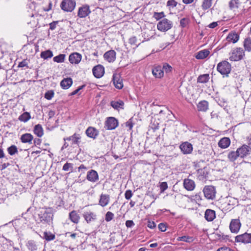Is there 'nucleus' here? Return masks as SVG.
Here are the masks:
<instances>
[{
  "instance_id": "obj_49",
  "label": "nucleus",
  "mask_w": 251,
  "mask_h": 251,
  "mask_svg": "<svg viewBox=\"0 0 251 251\" xmlns=\"http://www.w3.org/2000/svg\"><path fill=\"white\" fill-rule=\"evenodd\" d=\"M177 2L175 0H169L167 2V6L169 8H174L177 5Z\"/></svg>"
},
{
  "instance_id": "obj_13",
  "label": "nucleus",
  "mask_w": 251,
  "mask_h": 251,
  "mask_svg": "<svg viewBox=\"0 0 251 251\" xmlns=\"http://www.w3.org/2000/svg\"><path fill=\"white\" fill-rule=\"evenodd\" d=\"M82 216L88 224L95 221L97 219V217L95 213L91 211L84 212Z\"/></svg>"
},
{
  "instance_id": "obj_2",
  "label": "nucleus",
  "mask_w": 251,
  "mask_h": 251,
  "mask_svg": "<svg viewBox=\"0 0 251 251\" xmlns=\"http://www.w3.org/2000/svg\"><path fill=\"white\" fill-rule=\"evenodd\" d=\"M245 56V52L241 48H236L232 50L229 59L231 61H238L242 60Z\"/></svg>"
},
{
  "instance_id": "obj_46",
  "label": "nucleus",
  "mask_w": 251,
  "mask_h": 251,
  "mask_svg": "<svg viewBox=\"0 0 251 251\" xmlns=\"http://www.w3.org/2000/svg\"><path fill=\"white\" fill-rule=\"evenodd\" d=\"M73 169V164L67 162L63 166L62 170L64 171H71L72 172Z\"/></svg>"
},
{
  "instance_id": "obj_48",
  "label": "nucleus",
  "mask_w": 251,
  "mask_h": 251,
  "mask_svg": "<svg viewBox=\"0 0 251 251\" xmlns=\"http://www.w3.org/2000/svg\"><path fill=\"white\" fill-rule=\"evenodd\" d=\"M165 17V14L163 12H154L153 13V17L156 20H159L161 18Z\"/></svg>"
},
{
  "instance_id": "obj_36",
  "label": "nucleus",
  "mask_w": 251,
  "mask_h": 251,
  "mask_svg": "<svg viewBox=\"0 0 251 251\" xmlns=\"http://www.w3.org/2000/svg\"><path fill=\"white\" fill-rule=\"evenodd\" d=\"M177 240L178 241H183L186 243H192L194 240V238L193 236H182L181 237H179Z\"/></svg>"
},
{
  "instance_id": "obj_3",
  "label": "nucleus",
  "mask_w": 251,
  "mask_h": 251,
  "mask_svg": "<svg viewBox=\"0 0 251 251\" xmlns=\"http://www.w3.org/2000/svg\"><path fill=\"white\" fill-rule=\"evenodd\" d=\"M217 69L221 74L227 76L231 71V65L227 61H223L218 64Z\"/></svg>"
},
{
  "instance_id": "obj_35",
  "label": "nucleus",
  "mask_w": 251,
  "mask_h": 251,
  "mask_svg": "<svg viewBox=\"0 0 251 251\" xmlns=\"http://www.w3.org/2000/svg\"><path fill=\"white\" fill-rule=\"evenodd\" d=\"M209 79V74H203L200 75L197 78V82L198 83H205L207 82Z\"/></svg>"
},
{
  "instance_id": "obj_55",
  "label": "nucleus",
  "mask_w": 251,
  "mask_h": 251,
  "mask_svg": "<svg viewBox=\"0 0 251 251\" xmlns=\"http://www.w3.org/2000/svg\"><path fill=\"white\" fill-rule=\"evenodd\" d=\"M85 85H83L78 87L77 89L72 92L69 94V96H73L76 94H77L81 90H82L84 87H85Z\"/></svg>"
},
{
  "instance_id": "obj_20",
  "label": "nucleus",
  "mask_w": 251,
  "mask_h": 251,
  "mask_svg": "<svg viewBox=\"0 0 251 251\" xmlns=\"http://www.w3.org/2000/svg\"><path fill=\"white\" fill-rule=\"evenodd\" d=\"M183 186L188 191H193L195 188L196 184L193 180L186 178L183 181Z\"/></svg>"
},
{
  "instance_id": "obj_18",
  "label": "nucleus",
  "mask_w": 251,
  "mask_h": 251,
  "mask_svg": "<svg viewBox=\"0 0 251 251\" xmlns=\"http://www.w3.org/2000/svg\"><path fill=\"white\" fill-rule=\"evenodd\" d=\"M86 178L90 182H96L99 180V175L95 170H91L87 172Z\"/></svg>"
},
{
  "instance_id": "obj_38",
  "label": "nucleus",
  "mask_w": 251,
  "mask_h": 251,
  "mask_svg": "<svg viewBox=\"0 0 251 251\" xmlns=\"http://www.w3.org/2000/svg\"><path fill=\"white\" fill-rule=\"evenodd\" d=\"M40 56L44 59H47L48 58H50L53 56V53L50 50H47L41 52Z\"/></svg>"
},
{
  "instance_id": "obj_33",
  "label": "nucleus",
  "mask_w": 251,
  "mask_h": 251,
  "mask_svg": "<svg viewBox=\"0 0 251 251\" xmlns=\"http://www.w3.org/2000/svg\"><path fill=\"white\" fill-rule=\"evenodd\" d=\"M209 53L210 52L208 50H203L198 52L195 57L197 59H203L206 58Z\"/></svg>"
},
{
  "instance_id": "obj_26",
  "label": "nucleus",
  "mask_w": 251,
  "mask_h": 251,
  "mask_svg": "<svg viewBox=\"0 0 251 251\" xmlns=\"http://www.w3.org/2000/svg\"><path fill=\"white\" fill-rule=\"evenodd\" d=\"M69 219L70 220L75 224H77L79 222L80 216L77 214L76 211L73 210L69 213Z\"/></svg>"
},
{
  "instance_id": "obj_37",
  "label": "nucleus",
  "mask_w": 251,
  "mask_h": 251,
  "mask_svg": "<svg viewBox=\"0 0 251 251\" xmlns=\"http://www.w3.org/2000/svg\"><path fill=\"white\" fill-rule=\"evenodd\" d=\"M239 3V0H231L229 2V7L230 10H235L238 8Z\"/></svg>"
},
{
  "instance_id": "obj_54",
  "label": "nucleus",
  "mask_w": 251,
  "mask_h": 251,
  "mask_svg": "<svg viewBox=\"0 0 251 251\" xmlns=\"http://www.w3.org/2000/svg\"><path fill=\"white\" fill-rule=\"evenodd\" d=\"M133 193L130 190H127L126 191L125 194V198L126 200H129L132 196Z\"/></svg>"
},
{
  "instance_id": "obj_30",
  "label": "nucleus",
  "mask_w": 251,
  "mask_h": 251,
  "mask_svg": "<svg viewBox=\"0 0 251 251\" xmlns=\"http://www.w3.org/2000/svg\"><path fill=\"white\" fill-rule=\"evenodd\" d=\"M111 106L116 110L124 109V102L123 100H119L118 101H112L110 103Z\"/></svg>"
},
{
  "instance_id": "obj_25",
  "label": "nucleus",
  "mask_w": 251,
  "mask_h": 251,
  "mask_svg": "<svg viewBox=\"0 0 251 251\" xmlns=\"http://www.w3.org/2000/svg\"><path fill=\"white\" fill-rule=\"evenodd\" d=\"M33 139V136L30 133H25L23 134L20 138V140L22 143H28L31 144Z\"/></svg>"
},
{
  "instance_id": "obj_15",
  "label": "nucleus",
  "mask_w": 251,
  "mask_h": 251,
  "mask_svg": "<svg viewBox=\"0 0 251 251\" xmlns=\"http://www.w3.org/2000/svg\"><path fill=\"white\" fill-rule=\"evenodd\" d=\"M103 57L108 62H113L116 58V52L112 50H108L104 53Z\"/></svg>"
},
{
  "instance_id": "obj_40",
  "label": "nucleus",
  "mask_w": 251,
  "mask_h": 251,
  "mask_svg": "<svg viewBox=\"0 0 251 251\" xmlns=\"http://www.w3.org/2000/svg\"><path fill=\"white\" fill-rule=\"evenodd\" d=\"M31 118L30 115L29 113L27 112H24L22 115H21L18 119L22 122H26L28 121Z\"/></svg>"
},
{
  "instance_id": "obj_61",
  "label": "nucleus",
  "mask_w": 251,
  "mask_h": 251,
  "mask_svg": "<svg viewBox=\"0 0 251 251\" xmlns=\"http://www.w3.org/2000/svg\"><path fill=\"white\" fill-rule=\"evenodd\" d=\"M58 21H53V22L50 24V28L51 30H54L56 26V25L58 24Z\"/></svg>"
},
{
  "instance_id": "obj_63",
  "label": "nucleus",
  "mask_w": 251,
  "mask_h": 251,
  "mask_svg": "<svg viewBox=\"0 0 251 251\" xmlns=\"http://www.w3.org/2000/svg\"><path fill=\"white\" fill-rule=\"evenodd\" d=\"M229 237H230L229 235L223 234L221 236L220 239L222 240H225V241H230V240L229 239Z\"/></svg>"
},
{
  "instance_id": "obj_58",
  "label": "nucleus",
  "mask_w": 251,
  "mask_h": 251,
  "mask_svg": "<svg viewBox=\"0 0 251 251\" xmlns=\"http://www.w3.org/2000/svg\"><path fill=\"white\" fill-rule=\"evenodd\" d=\"M18 67L23 68L24 67H26L28 68V63L26 60H23L22 61L20 62L18 66Z\"/></svg>"
},
{
  "instance_id": "obj_6",
  "label": "nucleus",
  "mask_w": 251,
  "mask_h": 251,
  "mask_svg": "<svg viewBox=\"0 0 251 251\" xmlns=\"http://www.w3.org/2000/svg\"><path fill=\"white\" fill-rule=\"evenodd\" d=\"M75 0H63L60 4L61 9L66 12H72L75 7Z\"/></svg>"
},
{
  "instance_id": "obj_44",
  "label": "nucleus",
  "mask_w": 251,
  "mask_h": 251,
  "mask_svg": "<svg viewBox=\"0 0 251 251\" xmlns=\"http://www.w3.org/2000/svg\"><path fill=\"white\" fill-rule=\"evenodd\" d=\"M43 238L48 241L53 240L55 239V235L49 232H44L43 234Z\"/></svg>"
},
{
  "instance_id": "obj_28",
  "label": "nucleus",
  "mask_w": 251,
  "mask_h": 251,
  "mask_svg": "<svg viewBox=\"0 0 251 251\" xmlns=\"http://www.w3.org/2000/svg\"><path fill=\"white\" fill-rule=\"evenodd\" d=\"M198 111L206 112L208 109V102L206 100H201L197 105Z\"/></svg>"
},
{
  "instance_id": "obj_41",
  "label": "nucleus",
  "mask_w": 251,
  "mask_h": 251,
  "mask_svg": "<svg viewBox=\"0 0 251 251\" xmlns=\"http://www.w3.org/2000/svg\"><path fill=\"white\" fill-rule=\"evenodd\" d=\"M26 246L30 251H35L37 250V246L35 242L33 240L29 241L26 244Z\"/></svg>"
},
{
  "instance_id": "obj_7",
  "label": "nucleus",
  "mask_w": 251,
  "mask_h": 251,
  "mask_svg": "<svg viewBox=\"0 0 251 251\" xmlns=\"http://www.w3.org/2000/svg\"><path fill=\"white\" fill-rule=\"evenodd\" d=\"M235 242L244 244H249L251 243V233L245 232L243 234L238 235L235 237Z\"/></svg>"
},
{
  "instance_id": "obj_22",
  "label": "nucleus",
  "mask_w": 251,
  "mask_h": 251,
  "mask_svg": "<svg viewBox=\"0 0 251 251\" xmlns=\"http://www.w3.org/2000/svg\"><path fill=\"white\" fill-rule=\"evenodd\" d=\"M204 217L207 221H212L216 217L215 211L209 209H207L205 212Z\"/></svg>"
},
{
  "instance_id": "obj_34",
  "label": "nucleus",
  "mask_w": 251,
  "mask_h": 251,
  "mask_svg": "<svg viewBox=\"0 0 251 251\" xmlns=\"http://www.w3.org/2000/svg\"><path fill=\"white\" fill-rule=\"evenodd\" d=\"M239 157V154L237 153V151H230L229 152L227 157L230 161L234 162L235 161L237 157Z\"/></svg>"
},
{
  "instance_id": "obj_42",
  "label": "nucleus",
  "mask_w": 251,
  "mask_h": 251,
  "mask_svg": "<svg viewBox=\"0 0 251 251\" xmlns=\"http://www.w3.org/2000/svg\"><path fill=\"white\" fill-rule=\"evenodd\" d=\"M212 0H203L201 7L203 10L210 8L212 5Z\"/></svg>"
},
{
  "instance_id": "obj_56",
  "label": "nucleus",
  "mask_w": 251,
  "mask_h": 251,
  "mask_svg": "<svg viewBox=\"0 0 251 251\" xmlns=\"http://www.w3.org/2000/svg\"><path fill=\"white\" fill-rule=\"evenodd\" d=\"M158 229L161 231L164 232L166 230L167 226L166 224L164 223H160L158 226Z\"/></svg>"
},
{
  "instance_id": "obj_9",
  "label": "nucleus",
  "mask_w": 251,
  "mask_h": 251,
  "mask_svg": "<svg viewBox=\"0 0 251 251\" xmlns=\"http://www.w3.org/2000/svg\"><path fill=\"white\" fill-rule=\"evenodd\" d=\"M237 153L239 154V157L244 158L247 155L250 154L251 152V148L250 146L243 145L237 149Z\"/></svg>"
},
{
  "instance_id": "obj_64",
  "label": "nucleus",
  "mask_w": 251,
  "mask_h": 251,
  "mask_svg": "<svg viewBox=\"0 0 251 251\" xmlns=\"http://www.w3.org/2000/svg\"><path fill=\"white\" fill-rule=\"evenodd\" d=\"M217 251H234L228 247H222L218 249Z\"/></svg>"
},
{
  "instance_id": "obj_16",
  "label": "nucleus",
  "mask_w": 251,
  "mask_h": 251,
  "mask_svg": "<svg viewBox=\"0 0 251 251\" xmlns=\"http://www.w3.org/2000/svg\"><path fill=\"white\" fill-rule=\"evenodd\" d=\"M92 71L94 75L97 78L102 77L104 73V68L101 65L95 66Z\"/></svg>"
},
{
  "instance_id": "obj_17",
  "label": "nucleus",
  "mask_w": 251,
  "mask_h": 251,
  "mask_svg": "<svg viewBox=\"0 0 251 251\" xmlns=\"http://www.w3.org/2000/svg\"><path fill=\"white\" fill-rule=\"evenodd\" d=\"M179 148L184 154L191 153L193 151L192 145L187 142L182 143L180 145Z\"/></svg>"
},
{
  "instance_id": "obj_59",
  "label": "nucleus",
  "mask_w": 251,
  "mask_h": 251,
  "mask_svg": "<svg viewBox=\"0 0 251 251\" xmlns=\"http://www.w3.org/2000/svg\"><path fill=\"white\" fill-rule=\"evenodd\" d=\"M134 225L133 221L132 220H127L126 222V226L127 227H132Z\"/></svg>"
},
{
  "instance_id": "obj_52",
  "label": "nucleus",
  "mask_w": 251,
  "mask_h": 251,
  "mask_svg": "<svg viewBox=\"0 0 251 251\" xmlns=\"http://www.w3.org/2000/svg\"><path fill=\"white\" fill-rule=\"evenodd\" d=\"M189 20L188 18H182L180 21V25L182 27H185L189 23Z\"/></svg>"
},
{
  "instance_id": "obj_27",
  "label": "nucleus",
  "mask_w": 251,
  "mask_h": 251,
  "mask_svg": "<svg viewBox=\"0 0 251 251\" xmlns=\"http://www.w3.org/2000/svg\"><path fill=\"white\" fill-rule=\"evenodd\" d=\"M230 144V140L228 137L222 138L218 143L219 147L222 149H226L229 147Z\"/></svg>"
},
{
  "instance_id": "obj_50",
  "label": "nucleus",
  "mask_w": 251,
  "mask_h": 251,
  "mask_svg": "<svg viewBox=\"0 0 251 251\" xmlns=\"http://www.w3.org/2000/svg\"><path fill=\"white\" fill-rule=\"evenodd\" d=\"M114 218V214L111 212L108 211L105 214V219L106 222L111 221Z\"/></svg>"
},
{
  "instance_id": "obj_24",
  "label": "nucleus",
  "mask_w": 251,
  "mask_h": 251,
  "mask_svg": "<svg viewBox=\"0 0 251 251\" xmlns=\"http://www.w3.org/2000/svg\"><path fill=\"white\" fill-rule=\"evenodd\" d=\"M152 73L156 78H160L164 75L163 71L160 66L154 67L152 70Z\"/></svg>"
},
{
  "instance_id": "obj_60",
  "label": "nucleus",
  "mask_w": 251,
  "mask_h": 251,
  "mask_svg": "<svg viewBox=\"0 0 251 251\" xmlns=\"http://www.w3.org/2000/svg\"><path fill=\"white\" fill-rule=\"evenodd\" d=\"M137 38L135 36L131 37L129 39V43L131 45H136Z\"/></svg>"
},
{
  "instance_id": "obj_21",
  "label": "nucleus",
  "mask_w": 251,
  "mask_h": 251,
  "mask_svg": "<svg viewBox=\"0 0 251 251\" xmlns=\"http://www.w3.org/2000/svg\"><path fill=\"white\" fill-rule=\"evenodd\" d=\"M73 84V80L71 77L64 78L60 82V86L63 89H69Z\"/></svg>"
},
{
  "instance_id": "obj_5",
  "label": "nucleus",
  "mask_w": 251,
  "mask_h": 251,
  "mask_svg": "<svg viewBox=\"0 0 251 251\" xmlns=\"http://www.w3.org/2000/svg\"><path fill=\"white\" fill-rule=\"evenodd\" d=\"M205 198L208 200H214L215 198L216 191L215 187L212 185H206L203 189Z\"/></svg>"
},
{
  "instance_id": "obj_23",
  "label": "nucleus",
  "mask_w": 251,
  "mask_h": 251,
  "mask_svg": "<svg viewBox=\"0 0 251 251\" xmlns=\"http://www.w3.org/2000/svg\"><path fill=\"white\" fill-rule=\"evenodd\" d=\"M110 201V196L108 195L101 194L99 200V204L102 207L106 206Z\"/></svg>"
},
{
  "instance_id": "obj_12",
  "label": "nucleus",
  "mask_w": 251,
  "mask_h": 251,
  "mask_svg": "<svg viewBox=\"0 0 251 251\" xmlns=\"http://www.w3.org/2000/svg\"><path fill=\"white\" fill-rule=\"evenodd\" d=\"M112 81L114 86L116 88L121 89L123 87V79L119 74H114L112 77Z\"/></svg>"
},
{
  "instance_id": "obj_8",
  "label": "nucleus",
  "mask_w": 251,
  "mask_h": 251,
  "mask_svg": "<svg viewBox=\"0 0 251 251\" xmlns=\"http://www.w3.org/2000/svg\"><path fill=\"white\" fill-rule=\"evenodd\" d=\"M118 126V121L114 117H110L105 122L104 127L107 130L115 129Z\"/></svg>"
},
{
  "instance_id": "obj_19",
  "label": "nucleus",
  "mask_w": 251,
  "mask_h": 251,
  "mask_svg": "<svg viewBox=\"0 0 251 251\" xmlns=\"http://www.w3.org/2000/svg\"><path fill=\"white\" fill-rule=\"evenodd\" d=\"M85 133L89 137L95 139L98 136L99 132L96 128L89 126L86 130Z\"/></svg>"
},
{
  "instance_id": "obj_10",
  "label": "nucleus",
  "mask_w": 251,
  "mask_h": 251,
  "mask_svg": "<svg viewBox=\"0 0 251 251\" xmlns=\"http://www.w3.org/2000/svg\"><path fill=\"white\" fill-rule=\"evenodd\" d=\"M241 224L239 219H232L229 225V228L232 233H237L241 227Z\"/></svg>"
},
{
  "instance_id": "obj_57",
  "label": "nucleus",
  "mask_w": 251,
  "mask_h": 251,
  "mask_svg": "<svg viewBox=\"0 0 251 251\" xmlns=\"http://www.w3.org/2000/svg\"><path fill=\"white\" fill-rule=\"evenodd\" d=\"M147 226L151 229H154L156 227V224L153 221H148Z\"/></svg>"
},
{
  "instance_id": "obj_29",
  "label": "nucleus",
  "mask_w": 251,
  "mask_h": 251,
  "mask_svg": "<svg viewBox=\"0 0 251 251\" xmlns=\"http://www.w3.org/2000/svg\"><path fill=\"white\" fill-rule=\"evenodd\" d=\"M239 38V35L235 33H230L226 37V40L228 42H232L233 43H236Z\"/></svg>"
},
{
  "instance_id": "obj_45",
  "label": "nucleus",
  "mask_w": 251,
  "mask_h": 251,
  "mask_svg": "<svg viewBox=\"0 0 251 251\" xmlns=\"http://www.w3.org/2000/svg\"><path fill=\"white\" fill-rule=\"evenodd\" d=\"M7 151L11 155H13L18 152V149L15 145H12L7 148Z\"/></svg>"
},
{
  "instance_id": "obj_4",
  "label": "nucleus",
  "mask_w": 251,
  "mask_h": 251,
  "mask_svg": "<svg viewBox=\"0 0 251 251\" xmlns=\"http://www.w3.org/2000/svg\"><path fill=\"white\" fill-rule=\"evenodd\" d=\"M173 26V22L167 19H163L157 25L158 30L165 32L170 29Z\"/></svg>"
},
{
  "instance_id": "obj_39",
  "label": "nucleus",
  "mask_w": 251,
  "mask_h": 251,
  "mask_svg": "<svg viewBox=\"0 0 251 251\" xmlns=\"http://www.w3.org/2000/svg\"><path fill=\"white\" fill-rule=\"evenodd\" d=\"M244 47L246 51H251V39L250 37L247 38L244 41Z\"/></svg>"
},
{
  "instance_id": "obj_31",
  "label": "nucleus",
  "mask_w": 251,
  "mask_h": 251,
  "mask_svg": "<svg viewBox=\"0 0 251 251\" xmlns=\"http://www.w3.org/2000/svg\"><path fill=\"white\" fill-rule=\"evenodd\" d=\"M80 139V136L79 134H77L76 133H75L74 135H73L71 136H70L69 137L65 138H64V140L65 141L68 140L70 141L72 140L73 144H77L78 145L79 143V140Z\"/></svg>"
},
{
  "instance_id": "obj_51",
  "label": "nucleus",
  "mask_w": 251,
  "mask_h": 251,
  "mask_svg": "<svg viewBox=\"0 0 251 251\" xmlns=\"http://www.w3.org/2000/svg\"><path fill=\"white\" fill-rule=\"evenodd\" d=\"M53 96H54V92L53 91H52V90L48 91V92H47L45 93V98L48 100H50L52 98Z\"/></svg>"
},
{
  "instance_id": "obj_62",
  "label": "nucleus",
  "mask_w": 251,
  "mask_h": 251,
  "mask_svg": "<svg viewBox=\"0 0 251 251\" xmlns=\"http://www.w3.org/2000/svg\"><path fill=\"white\" fill-rule=\"evenodd\" d=\"M125 125H126V126L127 127H128L129 129V130H131L132 127H133V124L131 121V119H130L129 120H128V121H127L126 123H125Z\"/></svg>"
},
{
  "instance_id": "obj_47",
  "label": "nucleus",
  "mask_w": 251,
  "mask_h": 251,
  "mask_svg": "<svg viewBox=\"0 0 251 251\" xmlns=\"http://www.w3.org/2000/svg\"><path fill=\"white\" fill-rule=\"evenodd\" d=\"M162 69L164 72H165L166 73H169L171 72L172 70V67L168 63H164L162 67Z\"/></svg>"
},
{
  "instance_id": "obj_32",
  "label": "nucleus",
  "mask_w": 251,
  "mask_h": 251,
  "mask_svg": "<svg viewBox=\"0 0 251 251\" xmlns=\"http://www.w3.org/2000/svg\"><path fill=\"white\" fill-rule=\"evenodd\" d=\"M33 131L34 133L39 137H41L44 134L43 128L40 124H38L34 126Z\"/></svg>"
},
{
  "instance_id": "obj_1",
  "label": "nucleus",
  "mask_w": 251,
  "mask_h": 251,
  "mask_svg": "<svg viewBox=\"0 0 251 251\" xmlns=\"http://www.w3.org/2000/svg\"><path fill=\"white\" fill-rule=\"evenodd\" d=\"M52 209L47 208L45 210L40 211L38 214L41 222L49 223L52 220L53 214Z\"/></svg>"
},
{
  "instance_id": "obj_43",
  "label": "nucleus",
  "mask_w": 251,
  "mask_h": 251,
  "mask_svg": "<svg viewBox=\"0 0 251 251\" xmlns=\"http://www.w3.org/2000/svg\"><path fill=\"white\" fill-rule=\"evenodd\" d=\"M66 55L64 54H60L53 58V61L57 63L64 62L65 59Z\"/></svg>"
},
{
  "instance_id": "obj_53",
  "label": "nucleus",
  "mask_w": 251,
  "mask_h": 251,
  "mask_svg": "<svg viewBox=\"0 0 251 251\" xmlns=\"http://www.w3.org/2000/svg\"><path fill=\"white\" fill-rule=\"evenodd\" d=\"M160 191L163 192L168 188V184L166 182H163L160 185Z\"/></svg>"
},
{
  "instance_id": "obj_11",
  "label": "nucleus",
  "mask_w": 251,
  "mask_h": 251,
  "mask_svg": "<svg viewBox=\"0 0 251 251\" xmlns=\"http://www.w3.org/2000/svg\"><path fill=\"white\" fill-rule=\"evenodd\" d=\"M90 13L91 10L89 6L85 4L79 8L77 16L80 18H84L88 16Z\"/></svg>"
},
{
  "instance_id": "obj_14",
  "label": "nucleus",
  "mask_w": 251,
  "mask_h": 251,
  "mask_svg": "<svg viewBox=\"0 0 251 251\" xmlns=\"http://www.w3.org/2000/svg\"><path fill=\"white\" fill-rule=\"evenodd\" d=\"M82 55L78 52H73L69 56V61L72 64H78L81 61Z\"/></svg>"
}]
</instances>
